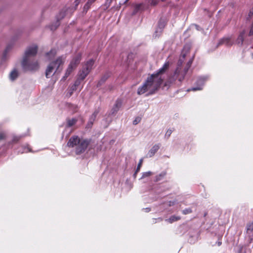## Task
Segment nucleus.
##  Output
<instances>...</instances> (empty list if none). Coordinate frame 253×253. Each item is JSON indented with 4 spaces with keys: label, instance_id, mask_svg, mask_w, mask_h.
<instances>
[{
    "label": "nucleus",
    "instance_id": "obj_54",
    "mask_svg": "<svg viewBox=\"0 0 253 253\" xmlns=\"http://www.w3.org/2000/svg\"><path fill=\"white\" fill-rule=\"evenodd\" d=\"M252 56H253V53Z\"/></svg>",
    "mask_w": 253,
    "mask_h": 253
},
{
    "label": "nucleus",
    "instance_id": "obj_44",
    "mask_svg": "<svg viewBox=\"0 0 253 253\" xmlns=\"http://www.w3.org/2000/svg\"><path fill=\"white\" fill-rule=\"evenodd\" d=\"M172 132V130L171 129H169L167 130L166 133V136H167L168 137H169L171 134Z\"/></svg>",
    "mask_w": 253,
    "mask_h": 253
},
{
    "label": "nucleus",
    "instance_id": "obj_3",
    "mask_svg": "<svg viewBox=\"0 0 253 253\" xmlns=\"http://www.w3.org/2000/svg\"><path fill=\"white\" fill-rule=\"evenodd\" d=\"M153 77L154 76L151 75L148 77L143 85L138 88L137 90L138 94H143L148 90H150V93L152 94L158 89L161 84L157 83Z\"/></svg>",
    "mask_w": 253,
    "mask_h": 253
},
{
    "label": "nucleus",
    "instance_id": "obj_42",
    "mask_svg": "<svg viewBox=\"0 0 253 253\" xmlns=\"http://www.w3.org/2000/svg\"><path fill=\"white\" fill-rule=\"evenodd\" d=\"M249 243L251 244L253 241V234H248Z\"/></svg>",
    "mask_w": 253,
    "mask_h": 253
},
{
    "label": "nucleus",
    "instance_id": "obj_36",
    "mask_svg": "<svg viewBox=\"0 0 253 253\" xmlns=\"http://www.w3.org/2000/svg\"><path fill=\"white\" fill-rule=\"evenodd\" d=\"M82 81H83V80L78 77V79L75 82L74 85L78 87L79 85H80Z\"/></svg>",
    "mask_w": 253,
    "mask_h": 253
},
{
    "label": "nucleus",
    "instance_id": "obj_39",
    "mask_svg": "<svg viewBox=\"0 0 253 253\" xmlns=\"http://www.w3.org/2000/svg\"><path fill=\"white\" fill-rule=\"evenodd\" d=\"M192 212V211L191 209L190 208H188V209H186L182 211V213L184 214H189V213H190Z\"/></svg>",
    "mask_w": 253,
    "mask_h": 253
},
{
    "label": "nucleus",
    "instance_id": "obj_43",
    "mask_svg": "<svg viewBox=\"0 0 253 253\" xmlns=\"http://www.w3.org/2000/svg\"><path fill=\"white\" fill-rule=\"evenodd\" d=\"M253 35V24L252 25V26L251 27V29H250V31L249 33V36H252Z\"/></svg>",
    "mask_w": 253,
    "mask_h": 253
},
{
    "label": "nucleus",
    "instance_id": "obj_27",
    "mask_svg": "<svg viewBox=\"0 0 253 253\" xmlns=\"http://www.w3.org/2000/svg\"><path fill=\"white\" fill-rule=\"evenodd\" d=\"M184 58H183V56H182V58H180L178 60V62H177V68H176V69H178H178H180V71H182V70H181V66H182V64H183V61H184Z\"/></svg>",
    "mask_w": 253,
    "mask_h": 253
},
{
    "label": "nucleus",
    "instance_id": "obj_8",
    "mask_svg": "<svg viewBox=\"0 0 253 253\" xmlns=\"http://www.w3.org/2000/svg\"><path fill=\"white\" fill-rule=\"evenodd\" d=\"M82 59V53L79 52L77 53L75 57L71 60L70 65L72 66L73 68L75 69L77 68V66L80 63V61Z\"/></svg>",
    "mask_w": 253,
    "mask_h": 253
},
{
    "label": "nucleus",
    "instance_id": "obj_7",
    "mask_svg": "<svg viewBox=\"0 0 253 253\" xmlns=\"http://www.w3.org/2000/svg\"><path fill=\"white\" fill-rule=\"evenodd\" d=\"M51 63H54L52 65V66L54 67V69H56L53 74L56 73H59L61 72L63 69L62 66L64 63V61L62 57H58L55 60L52 61Z\"/></svg>",
    "mask_w": 253,
    "mask_h": 253
},
{
    "label": "nucleus",
    "instance_id": "obj_10",
    "mask_svg": "<svg viewBox=\"0 0 253 253\" xmlns=\"http://www.w3.org/2000/svg\"><path fill=\"white\" fill-rule=\"evenodd\" d=\"M53 64V63H50L46 68L45 71V76L47 78H49L54 75L53 73L54 72V67L52 66Z\"/></svg>",
    "mask_w": 253,
    "mask_h": 253
},
{
    "label": "nucleus",
    "instance_id": "obj_2",
    "mask_svg": "<svg viewBox=\"0 0 253 253\" xmlns=\"http://www.w3.org/2000/svg\"><path fill=\"white\" fill-rule=\"evenodd\" d=\"M91 142V139L80 138L78 136L71 137L67 143L69 147H75V152L79 155L84 153Z\"/></svg>",
    "mask_w": 253,
    "mask_h": 253
},
{
    "label": "nucleus",
    "instance_id": "obj_11",
    "mask_svg": "<svg viewBox=\"0 0 253 253\" xmlns=\"http://www.w3.org/2000/svg\"><path fill=\"white\" fill-rule=\"evenodd\" d=\"M246 34V31L245 30H243L240 32L238 38L236 40V43L239 46H242L243 45V42L244 41V36Z\"/></svg>",
    "mask_w": 253,
    "mask_h": 253
},
{
    "label": "nucleus",
    "instance_id": "obj_14",
    "mask_svg": "<svg viewBox=\"0 0 253 253\" xmlns=\"http://www.w3.org/2000/svg\"><path fill=\"white\" fill-rule=\"evenodd\" d=\"M122 105V101L120 100H117L116 102V103L114 105V106L113 107V108L111 110V114L113 115L116 114L118 110H119L120 108L121 107Z\"/></svg>",
    "mask_w": 253,
    "mask_h": 253
},
{
    "label": "nucleus",
    "instance_id": "obj_28",
    "mask_svg": "<svg viewBox=\"0 0 253 253\" xmlns=\"http://www.w3.org/2000/svg\"><path fill=\"white\" fill-rule=\"evenodd\" d=\"M166 21L165 20V19H161L159 21V28L161 29V30H162L163 28H164L165 25H166Z\"/></svg>",
    "mask_w": 253,
    "mask_h": 253
},
{
    "label": "nucleus",
    "instance_id": "obj_15",
    "mask_svg": "<svg viewBox=\"0 0 253 253\" xmlns=\"http://www.w3.org/2000/svg\"><path fill=\"white\" fill-rule=\"evenodd\" d=\"M75 69V68H73L72 66L69 65L66 71V73L65 74V75L63 76V77L62 79V81H65L68 77L71 74V73L72 72L73 70Z\"/></svg>",
    "mask_w": 253,
    "mask_h": 253
},
{
    "label": "nucleus",
    "instance_id": "obj_32",
    "mask_svg": "<svg viewBox=\"0 0 253 253\" xmlns=\"http://www.w3.org/2000/svg\"><path fill=\"white\" fill-rule=\"evenodd\" d=\"M192 63V60H190V61H189V62L187 63V64L186 65V66L184 68V70L182 71L183 72H185V74H186L189 68L191 66Z\"/></svg>",
    "mask_w": 253,
    "mask_h": 253
},
{
    "label": "nucleus",
    "instance_id": "obj_25",
    "mask_svg": "<svg viewBox=\"0 0 253 253\" xmlns=\"http://www.w3.org/2000/svg\"><path fill=\"white\" fill-rule=\"evenodd\" d=\"M56 54V51L54 49H52L49 52L46 53V56H49V58L51 59Z\"/></svg>",
    "mask_w": 253,
    "mask_h": 253
},
{
    "label": "nucleus",
    "instance_id": "obj_49",
    "mask_svg": "<svg viewBox=\"0 0 253 253\" xmlns=\"http://www.w3.org/2000/svg\"><path fill=\"white\" fill-rule=\"evenodd\" d=\"M175 203H176V202L175 201H169V207L173 206L175 204Z\"/></svg>",
    "mask_w": 253,
    "mask_h": 253
},
{
    "label": "nucleus",
    "instance_id": "obj_29",
    "mask_svg": "<svg viewBox=\"0 0 253 253\" xmlns=\"http://www.w3.org/2000/svg\"><path fill=\"white\" fill-rule=\"evenodd\" d=\"M166 174L167 173L166 171H163L159 175H157L156 177V180L158 181L161 180L164 176H165Z\"/></svg>",
    "mask_w": 253,
    "mask_h": 253
},
{
    "label": "nucleus",
    "instance_id": "obj_51",
    "mask_svg": "<svg viewBox=\"0 0 253 253\" xmlns=\"http://www.w3.org/2000/svg\"><path fill=\"white\" fill-rule=\"evenodd\" d=\"M156 220H158L159 221H162L163 220V218L162 217H159L158 219L154 218V219H153V222L154 223H156Z\"/></svg>",
    "mask_w": 253,
    "mask_h": 253
},
{
    "label": "nucleus",
    "instance_id": "obj_41",
    "mask_svg": "<svg viewBox=\"0 0 253 253\" xmlns=\"http://www.w3.org/2000/svg\"><path fill=\"white\" fill-rule=\"evenodd\" d=\"M6 138V135L4 132H0V141L5 139Z\"/></svg>",
    "mask_w": 253,
    "mask_h": 253
},
{
    "label": "nucleus",
    "instance_id": "obj_1",
    "mask_svg": "<svg viewBox=\"0 0 253 253\" xmlns=\"http://www.w3.org/2000/svg\"><path fill=\"white\" fill-rule=\"evenodd\" d=\"M38 46L33 45L27 47L21 61V65L26 71H35L39 68L38 60L35 57L37 55Z\"/></svg>",
    "mask_w": 253,
    "mask_h": 253
},
{
    "label": "nucleus",
    "instance_id": "obj_9",
    "mask_svg": "<svg viewBox=\"0 0 253 253\" xmlns=\"http://www.w3.org/2000/svg\"><path fill=\"white\" fill-rule=\"evenodd\" d=\"M100 111V108L98 107L97 109H96L93 113L92 114V115L90 116L88 122L86 125V127L87 128H90L92 126L93 122L96 119V118L99 113Z\"/></svg>",
    "mask_w": 253,
    "mask_h": 253
},
{
    "label": "nucleus",
    "instance_id": "obj_46",
    "mask_svg": "<svg viewBox=\"0 0 253 253\" xmlns=\"http://www.w3.org/2000/svg\"><path fill=\"white\" fill-rule=\"evenodd\" d=\"M80 3V0H76L75 1L74 3H75V9L77 8V6H78V5Z\"/></svg>",
    "mask_w": 253,
    "mask_h": 253
},
{
    "label": "nucleus",
    "instance_id": "obj_47",
    "mask_svg": "<svg viewBox=\"0 0 253 253\" xmlns=\"http://www.w3.org/2000/svg\"><path fill=\"white\" fill-rule=\"evenodd\" d=\"M253 15V7L250 10V12L249 13V18H251Z\"/></svg>",
    "mask_w": 253,
    "mask_h": 253
},
{
    "label": "nucleus",
    "instance_id": "obj_38",
    "mask_svg": "<svg viewBox=\"0 0 253 253\" xmlns=\"http://www.w3.org/2000/svg\"><path fill=\"white\" fill-rule=\"evenodd\" d=\"M202 88L200 86L196 87H192L191 88H189L187 89V91H197V90H201Z\"/></svg>",
    "mask_w": 253,
    "mask_h": 253
},
{
    "label": "nucleus",
    "instance_id": "obj_18",
    "mask_svg": "<svg viewBox=\"0 0 253 253\" xmlns=\"http://www.w3.org/2000/svg\"><path fill=\"white\" fill-rule=\"evenodd\" d=\"M66 11L62 9L60 11L59 14L56 16V21H60L63 19L66 16Z\"/></svg>",
    "mask_w": 253,
    "mask_h": 253
},
{
    "label": "nucleus",
    "instance_id": "obj_45",
    "mask_svg": "<svg viewBox=\"0 0 253 253\" xmlns=\"http://www.w3.org/2000/svg\"><path fill=\"white\" fill-rule=\"evenodd\" d=\"M19 137L15 136L13 138L12 142V143H16V142H18L19 141Z\"/></svg>",
    "mask_w": 253,
    "mask_h": 253
},
{
    "label": "nucleus",
    "instance_id": "obj_16",
    "mask_svg": "<svg viewBox=\"0 0 253 253\" xmlns=\"http://www.w3.org/2000/svg\"><path fill=\"white\" fill-rule=\"evenodd\" d=\"M191 48V44L190 43H187L184 45L182 53V56H183V58H185L186 53L190 51Z\"/></svg>",
    "mask_w": 253,
    "mask_h": 253
},
{
    "label": "nucleus",
    "instance_id": "obj_19",
    "mask_svg": "<svg viewBox=\"0 0 253 253\" xmlns=\"http://www.w3.org/2000/svg\"><path fill=\"white\" fill-rule=\"evenodd\" d=\"M19 76L18 72L16 69L12 70L9 75V78L11 81H14Z\"/></svg>",
    "mask_w": 253,
    "mask_h": 253
},
{
    "label": "nucleus",
    "instance_id": "obj_26",
    "mask_svg": "<svg viewBox=\"0 0 253 253\" xmlns=\"http://www.w3.org/2000/svg\"><path fill=\"white\" fill-rule=\"evenodd\" d=\"M180 219V217L179 216H176L174 215L171 216L170 218H169L168 219H167L166 220L168 221L170 223H172L173 222L177 221Z\"/></svg>",
    "mask_w": 253,
    "mask_h": 253
},
{
    "label": "nucleus",
    "instance_id": "obj_23",
    "mask_svg": "<svg viewBox=\"0 0 253 253\" xmlns=\"http://www.w3.org/2000/svg\"><path fill=\"white\" fill-rule=\"evenodd\" d=\"M159 146L158 145H154L152 148L150 150V155L149 157H152L154 156L155 153L159 149Z\"/></svg>",
    "mask_w": 253,
    "mask_h": 253
},
{
    "label": "nucleus",
    "instance_id": "obj_37",
    "mask_svg": "<svg viewBox=\"0 0 253 253\" xmlns=\"http://www.w3.org/2000/svg\"><path fill=\"white\" fill-rule=\"evenodd\" d=\"M205 82V80L204 79L200 78L197 81V84L198 85L202 86L204 85Z\"/></svg>",
    "mask_w": 253,
    "mask_h": 253
},
{
    "label": "nucleus",
    "instance_id": "obj_40",
    "mask_svg": "<svg viewBox=\"0 0 253 253\" xmlns=\"http://www.w3.org/2000/svg\"><path fill=\"white\" fill-rule=\"evenodd\" d=\"M141 118L139 117H137L135 119L133 122V124L134 125H137L138 123L140 122Z\"/></svg>",
    "mask_w": 253,
    "mask_h": 253
},
{
    "label": "nucleus",
    "instance_id": "obj_21",
    "mask_svg": "<svg viewBox=\"0 0 253 253\" xmlns=\"http://www.w3.org/2000/svg\"><path fill=\"white\" fill-rule=\"evenodd\" d=\"M246 233L247 234H253V222L249 223L247 225Z\"/></svg>",
    "mask_w": 253,
    "mask_h": 253
},
{
    "label": "nucleus",
    "instance_id": "obj_20",
    "mask_svg": "<svg viewBox=\"0 0 253 253\" xmlns=\"http://www.w3.org/2000/svg\"><path fill=\"white\" fill-rule=\"evenodd\" d=\"M77 119L76 118H73L72 119H67V127H70L73 126L74 125L76 124L77 122Z\"/></svg>",
    "mask_w": 253,
    "mask_h": 253
},
{
    "label": "nucleus",
    "instance_id": "obj_12",
    "mask_svg": "<svg viewBox=\"0 0 253 253\" xmlns=\"http://www.w3.org/2000/svg\"><path fill=\"white\" fill-rule=\"evenodd\" d=\"M233 42L231 41L230 38H225L221 39L218 44L217 46H218L221 44H225L228 46H230L233 44Z\"/></svg>",
    "mask_w": 253,
    "mask_h": 253
},
{
    "label": "nucleus",
    "instance_id": "obj_33",
    "mask_svg": "<svg viewBox=\"0 0 253 253\" xmlns=\"http://www.w3.org/2000/svg\"><path fill=\"white\" fill-rule=\"evenodd\" d=\"M113 0H106L104 4V6L106 7V9H107L111 5Z\"/></svg>",
    "mask_w": 253,
    "mask_h": 253
},
{
    "label": "nucleus",
    "instance_id": "obj_22",
    "mask_svg": "<svg viewBox=\"0 0 253 253\" xmlns=\"http://www.w3.org/2000/svg\"><path fill=\"white\" fill-rule=\"evenodd\" d=\"M143 6V3H139V4H136L134 6V10L132 13V14L134 15L137 12H138L139 10H141Z\"/></svg>",
    "mask_w": 253,
    "mask_h": 253
},
{
    "label": "nucleus",
    "instance_id": "obj_48",
    "mask_svg": "<svg viewBox=\"0 0 253 253\" xmlns=\"http://www.w3.org/2000/svg\"><path fill=\"white\" fill-rule=\"evenodd\" d=\"M151 5H156L157 4V1L155 0H152L150 1Z\"/></svg>",
    "mask_w": 253,
    "mask_h": 253
},
{
    "label": "nucleus",
    "instance_id": "obj_13",
    "mask_svg": "<svg viewBox=\"0 0 253 253\" xmlns=\"http://www.w3.org/2000/svg\"><path fill=\"white\" fill-rule=\"evenodd\" d=\"M109 77H110L109 73H106L104 75H103L102 76L101 79L98 81V84H97V87H100L102 84H103Z\"/></svg>",
    "mask_w": 253,
    "mask_h": 253
},
{
    "label": "nucleus",
    "instance_id": "obj_17",
    "mask_svg": "<svg viewBox=\"0 0 253 253\" xmlns=\"http://www.w3.org/2000/svg\"><path fill=\"white\" fill-rule=\"evenodd\" d=\"M96 0H88L84 7L83 12L86 13L87 10L90 8L91 4L95 1Z\"/></svg>",
    "mask_w": 253,
    "mask_h": 253
},
{
    "label": "nucleus",
    "instance_id": "obj_5",
    "mask_svg": "<svg viewBox=\"0 0 253 253\" xmlns=\"http://www.w3.org/2000/svg\"><path fill=\"white\" fill-rule=\"evenodd\" d=\"M94 63V61L92 59L87 61L82 69L79 71L78 77L83 81L91 71Z\"/></svg>",
    "mask_w": 253,
    "mask_h": 253
},
{
    "label": "nucleus",
    "instance_id": "obj_34",
    "mask_svg": "<svg viewBox=\"0 0 253 253\" xmlns=\"http://www.w3.org/2000/svg\"><path fill=\"white\" fill-rule=\"evenodd\" d=\"M152 174V173L151 171H148V172H144V173H143L142 175L141 178L142 179V178H145L146 177L150 176Z\"/></svg>",
    "mask_w": 253,
    "mask_h": 253
},
{
    "label": "nucleus",
    "instance_id": "obj_35",
    "mask_svg": "<svg viewBox=\"0 0 253 253\" xmlns=\"http://www.w3.org/2000/svg\"><path fill=\"white\" fill-rule=\"evenodd\" d=\"M77 89V87L74 84L70 87V96H71L74 91Z\"/></svg>",
    "mask_w": 253,
    "mask_h": 253
},
{
    "label": "nucleus",
    "instance_id": "obj_52",
    "mask_svg": "<svg viewBox=\"0 0 253 253\" xmlns=\"http://www.w3.org/2000/svg\"><path fill=\"white\" fill-rule=\"evenodd\" d=\"M221 244H222V243H221V241H218L217 242V245H218V246H220L221 245Z\"/></svg>",
    "mask_w": 253,
    "mask_h": 253
},
{
    "label": "nucleus",
    "instance_id": "obj_53",
    "mask_svg": "<svg viewBox=\"0 0 253 253\" xmlns=\"http://www.w3.org/2000/svg\"><path fill=\"white\" fill-rule=\"evenodd\" d=\"M165 0H162V1H165Z\"/></svg>",
    "mask_w": 253,
    "mask_h": 253
},
{
    "label": "nucleus",
    "instance_id": "obj_24",
    "mask_svg": "<svg viewBox=\"0 0 253 253\" xmlns=\"http://www.w3.org/2000/svg\"><path fill=\"white\" fill-rule=\"evenodd\" d=\"M60 25V23L59 21H56L54 23L52 24L49 26V28L51 31L55 30Z\"/></svg>",
    "mask_w": 253,
    "mask_h": 253
},
{
    "label": "nucleus",
    "instance_id": "obj_6",
    "mask_svg": "<svg viewBox=\"0 0 253 253\" xmlns=\"http://www.w3.org/2000/svg\"><path fill=\"white\" fill-rule=\"evenodd\" d=\"M169 62L165 63L162 68L160 69L156 73L152 74L151 76H154L153 78H155L157 83H160L161 84H162L164 78H162V75L165 73L167 70L169 69Z\"/></svg>",
    "mask_w": 253,
    "mask_h": 253
},
{
    "label": "nucleus",
    "instance_id": "obj_31",
    "mask_svg": "<svg viewBox=\"0 0 253 253\" xmlns=\"http://www.w3.org/2000/svg\"><path fill=\"white\" fill-rule=\"evenodd\" d=\"M192 63V60H190V61H189V62L187 63V64L186 65V66L184 68V70L182 71L183 72H185V74H186L189 68L191 66Z\"/></svg>",
    "mask_w": 253,
    "mask_h": 253
},
{
    "label": "nucleus",
    "instance_id": "obj_4",
    "mask_svg": "<svg viewBox=\"0 0 253 253\" xmlns=\"http://www.w3.org/2000/svg\"><path fill=\"white\" fill-rule=\"evenodd\" d=\"M185 72L180 71V69H176L174 73L169 76L165 82L164 86H169L170 84H177L179 85L184 78Z\"/></svg>",
    "mask_w": 253,
    "mask_h": 253
},
{
    "label": "nucleus",
    "instance_id": "obj_30",
    "mask_svg": "<svg viewBox=\"0 0 253 253\" xmlns=\"http://www.w3.org/2000/svg\"><path fill=\"white\" fill-rule=\"evenodd\" d=\"M142 162H143V159H140V161H139V162L137 165V169H136V171L135 172V173H134V177H136V173L139 171L140 169V168L142 166Z\"/></svg>",
    "mask_w": 253,
    "mask_h": 253
},
{
    "label": "nucleus",
    "instance_id": "obj_50",
    "mask_svg": "<svg viewBox=\"0 0 253 253\" xmlns=\"http://www.w3.org/2000/svg\"><path fill=\"white\" fill-rule=\"evenodd\" d=\"M107 87V89L109 90L110 91H111L113 89L114 86L111 84H109Z\"/></svg>",
    "mask_w": 253,
    "mask_h": 253
}]
</instances>
